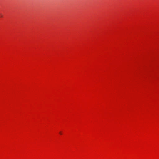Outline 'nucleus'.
<instances>
[{"label": "nucleus", "instance_id": "f257e3e1", "mask_svg": "<svg viewBox=\"0 0 159 159\" xmlns=\"http://www.w3.org/2000/svg\"><path fill=\"white\" fill-rule=\"evenodd\" d=\"M59 133L61 134V132H60Z\"/></svg>", "mask_w": 159, "mask_h": 159}]
</instances>
